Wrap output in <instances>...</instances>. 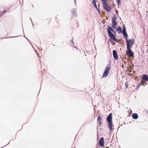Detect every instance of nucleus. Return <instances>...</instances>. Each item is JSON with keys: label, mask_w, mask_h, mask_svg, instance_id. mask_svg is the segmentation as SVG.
Returning a JSON list of instances; mask_svg holds the SVG:
<instances>
[{"label": "nucleus", "mask_w": 148, "mask_h": 148, "mask_svg": "<svg viewBox=\"0 0 148 148\" xmlns=\"http://www.w3.org/2000/svg\"><path fill=\"white\" fill-rule=\"evenodd\" d=\"M107 32L109 36L112 39L117 42H118L119 40L118 39L116 38L115 36L112 33H116V32L110 26H108V29L107 30Z\"/></svg>", "instance_id": "f257e3e1"}, {"label": "nucleus", "mask_w": 148, "mask_h": 148, "mask_svg": "<svg viewBox=\"0 0 148 148\" xmlns=\"http://www.w3.org/2000/svg\"><path fill=\"white\" fill-rule=\"evenodd\" d=\"M112 114L110 113L107 116L106 119L108 123V127L110 131H112L113 130L112 129Z\"/></svg>", "instance_id": "f03ea898"}, {"label": "nucleus", "mask_w": 148, "mask_h": 148, "mask_svg": "<svg viewBox=\"0 0 148 148\" xmlns=\"http://www.w3.org/2000/svg\"><path fill=\"white\" fill-rule=\"evenodd\" d=\"M101 1L102 3L103 8L107 12H110L111 10V8L108 6L106 0H101Z\"/></svg>", "instance_id": "7ed1b4c3"}, {"label": "nucleus", "mask_w": 148, "mask_h": 148, "mask_svg": "<svg viewBox=\"0 0 148 148\" xmlns=\"http://www.w3.org/2000/svg\"><path fill=\"white\" fill-rule=\"evenodd\" d=\"M111 69V68L110 67H107L106 68V69L104 71V72L103 73V75L102 76L103 77H107L108 74L109 73V72Z\"/></svg>", "instance_id": "20e7f679"}, {"label": "nucleus", "mask_w": 148, "mask_h": 148, "mask_svg": "<svg viewBox=\"0 0 148 148\" xmlns=\"http://www.w3.org/2000/svg\"><path fill=\"white\" fill-rule=\"evenodd\" d=\"M126 53L127 55L130 57H134V53L132 52V50L131 51H126Z\"/></svg>", "instance_id": "39448f33"}, {"label": "nucleus", "mask_w": 148, "mask_h": 148, "mask_svg": "<svg viewBox=\"0 0 148 148\" xmlns=\"http://www.w3.org/2000/svg\"><path fill=\"white\" fill-rule=\"evenodd\" d=\"M125 39L126 41L127 44L128 42L129 45H134V41L133 39H129L128 40L127 38H125Z\"/></svg>", "instance_id": "423d86ee"}, {"label": "nucleus", "mask_w": 148, "mask_h": 148, "mask_svg": "<svg viewBox=\"0 0 148 148\" xmlns=\"http://www.w3.org/2000/svg\"><path fill=\"white\" fill-rule=\"evenodd\" d=\"M104 140L103 138L101 137L99 141V144L100 145L101 147H102L104 145Z\"/></svg>", "instance_id": "0eeeda50"}, {"label": "nucleus", "mask_w": 148, "mask_h": 148, "mask_svg": "<svg viewBox=\"0 0 148 148\" xmlns=\"http://www.w3.org/2000/svg\"><path fill=\"white\" fill-rule=\"evenodd\" d=\"M113 55L114 58L115 60H117L118 59V56L117 53L116 51L115 50H114L113 51Z\"/></svg>", "instance_id": "6e6552de"}, {"label": "nucleus", "mask_w": 148, "mask_h": 148, "mask_svg": "<svg viewBox=\"0 0 148 148\" xmlns=\"http://www.w3.org/2000/svg\"><path fill=\"white\" fill-rule=\"evenodd\" d=\"M72 15L74 16L75 17H77V15L76 12V9L75 8H73L72 10Z\"/></svg>", "instance_id": "1a4fd4ad"}, {"label": "nucleus", "mask_w": 148, "mask_h": 148, "mask_svg": "<svg viewBox=\"0 0 148 148\" xmlns=\"http://www.w3.org/2000/svg\"><path fill=\"white\" fill-rule=\"evenodd\" d=\"M141 78L143 80H144L145 81H148V75L145 74H143Z\"/></svg>", "instance_id": "9d476101"}, {"label": "nucleus", "mask_w": 148, "mask_h": 148, "mask_svg": "<svg viewBox=\"0 0 148 148\" xmlns=\"http://www.w3.org/2000/svg\"><path fill=\"white\" fill-rule=\"evenodd\" d=\"M132 117L134 119H136L138 118V115L136 113H134L132 115Z\"/></svg>", "instance_id": "9b49d317"}, {"label": "nucleus", "mask_w": 148, "mask_h": 148, "mask_svg": "<svg viewBox=\"0 0 148 148\" xmlns=\"http://www.w3.org/2000/svg\"><path fill=\"white\" fill-rule=\"evenodd\" d=\"M117 30L119 34L121 33L122 32L121 28L120 26H118V28L117 29Z\"/></svg>", "instance_id": "f8f14e48"}, {"label": "nucleus", "mask_w": 148, "mask_h": 148, "mask_svg": "<svg viewBox=\"0 0 148 148\" xmlns=\"http://www.w3.org/2000/svg\"><path fill=\"white\" fill-rule=\"evenodd\" d=\"M116 24H117L116 22H112V27L113 29H115L116 28Z\"/></svg>", "instance_id": "ddd939ff"}, {"label": "nucleus", "mask_w": 148, "mask_h": 148, "mask_svg": "<svg viewBox=\"0 0 148 148\" xmlns=\"http://www.w3.org/2000/svg\"><path fill=\"white\" fill-rule=\"evenodd\" d=\"M116 18L115 16H114L112 18V22H116Z\"/></svg>", "instance_id": "4468645a"}, {"label": "nucleus", "mask_w": 148, "mask_h": 148, "mask_svg": "<svg viewBox=\"0 0 148 148\" xmlns=\"http://www.w3.org/2000/svg\"><path fill=\"white\" fill-rule=\"evenodd\" d=\"M92 4L95 7V8L96 9H97L98 8H97V5L96 3V2H92Z\"/></svg>", "instance_id": "2eb2a0df"}, {"label": "nucleus", "mask_w": 148, "mask_h": 148, "mask_svg": "<svg viewBox=\"0 0 148 148\" xmlns=\"http://www.w3.org/2000/svg\"><path fill=\"white\" fill-rule=\"evenodd\" d=\"M122 32V33L126 32V28L124 25H123V31Z\"/></svg>", "instance_id": "dca6fc26"}, {"label": "nucleus", "mask_w": 148, "mask_h": 148, "mask_svg": "<svg viewBox=\"0 0 148 148\" xmlns=\"http://www.w3.org/2000/svg\"><path fill=\"white\" fill-rule=\"evenodd\" d=\"M123 35L124 36L126 37V38H127L128 37V35L127 34L126 32H123Z\"/></svg>", "instance_id": "f3484780"}, {"label": "nucleus", "mask_w": 148, "mask_h": 148, "mask_svg": "<svg viewBox=\"0 0 148 148\" xmlns=\"http://www.w3.org/2000/svg\"><path fill=\"white\" fill-rule=\"evenodd\" d=\"M144 84V82H143L142 80H141L139 84H140V86L142 85H143Z\"/></svg>", "instance_id": "a211bd4d"}, {"label": "nucleus", "mask_w": 148, "mask_h": 148, "mask_svg": "<svg viewBox=\"0 0 148 148\" xmlns=\"http://www.w3.org/2000/svg\"><path fill=\"white\" fill-rule=\"evenodd\" d=\"M101 120V118L100 116H98L97 118L98 121H100Z\"/></svg>", "instance_id": "6ab92c4d"}, {"label": "nucleus", "mask_w": 148, "mask_h": 148, "mask_svg": "<svg viewBox=\"0 0 148 148\" xmlns=\"http://www.w3.org/2000/svg\"><path fill=\"white\" fill-rule=\"evenodd\" d=\"M117 1V5H119L121 3V1L120 0H116Z\"/></svg>", "instance_id": "aec40b11"}, {"label": "nucleus", "mask_w": 148, "mask_h": 148, "mask_svg": "<svg viewBox=\"0 0 148 148\" xmlns=\"http://www.w3.org/2000/svg\"><path fill=\"white\" fill-rule=\"evenodd\" d=\"M127 51H131L132 50L131 49V48L129 47L128 46V47L127 46Z\"/></svg>", "instance_id": "412c9836"}, {"label": "nucleus", "mask_w": 148, "mask_h": 148, "mask_svg": "<svg viewBox=\"0 0 148 148\" xmlns=\"http://www.w3.org/2000/svg\"><path fill=\"white\" fill-rule=\"evenodd\" d=\"M126 45L127 47H128V46L129 47H130V48H132V45H129L128 43L127 42V44H126Z\"/></svg>", "instance_id": "4be33fe9"}, {"label": "nucleus", "mask_w": 148, "mask_h": 148, "mask_svg": "<svg viewBox=\"0 0 148 148\" xmlns=\"http://www.w3.org/2000/svg\"><path fill=\"white\" fill-rule=\"evenodd\" d=\"M6 12V10H4L2 12L1 14V15H3V14L5 13Z\"/></svg>", "instance_id": "5701e85b"}, {"label": "nucleus", "mask_w": 148, "mask_h": 148, "mask_svg": "<svg viewBox=\"0 0 148 148\" xmlns=\"http://www.w3.org/2000/svg\"><path fill=\"white\" fill-rule=\"evenodd\" d=\"M140 84H138V86H137V89H136V90H138V89H139V87H140Z\"/></svg>", "instance_id": "b1692460"}, {"label": "nucleus", "mask_w": 148, "mask_h": 148, "mask_svg": "<svg viewBox=\"0 0 148 148\" xmlns=\"http://www.w3.org/2000/svg\"><path fill=\"white\" fill-rule=\"evenodd\" d=\"M73 38L72 37V40H70V41L73 43V45H74L73 41Z\"/></svg>", "instance_id": "393cba45"}, {"label": "nucleus", "mask_w": 148, "mask_h": 148, "mask_svg": "<svg viewBox=\"0 0 148 148\" xmlns=\"http://www.w3.org/2000/svg\"><path fill=\"white\" fill-rule=\"evenodd\" d=\"M97 10H98V12H99V14H100V9H99V8H98Z\"/></svg>", "instance_id": "a878e982"}, {"label": "nucleus", "mask_w": 148, "mask_h": 148, "mask_svg": "<svg viewBox=\"0 0 148 148\" xmlns=\"http://www.w3.org/2000/svg\"><path fill=\"white\" fill-rule=\"evenodd\" d=\"M125 86H126V88H127L128 87V86H127V83L126 84H125Z\"/></svg>", "instance_id": "bb28decb"}, {"label": "nucleus", "mask_w": 148, "mask_h": 148, "mask_svg": "<svg viewBox=\"0 0 148 148\" xmlns=\"http://www.w3.org/2000/svg\"><path fill=\"white\" fill-rule=\"evenodd\" d=\"M74 3H75V5H76V0H74Z\"/></svg>", "instance_id": "cd10ccee"}, {"label": "nucleus", "mask_w": 148, "mask_h": 148, "mask_svg": "<svg viewBox=\"0 0 148 148\" xmlns=\"http://www.w3.org/2000/svg\"><path fill=\"white\" fill-rule=\"evenodd\" d=\"M96 2V0H93L92 2Z\"/></svg>", "instance_id": "c85d7f7f"}, {"label": "nucleus", "mask_w": 148, "mask_h": 148, "mask_svg": "<svg viewBox=\"0 0 148 148\" xmlns=\"http://www.w3.org/2000/svg\"><path fill=\"white\" fill-rule=\"evenodd\" d=\"M1 12H2L0 11V14H1ZM2 15H1V14H0V16H1Z\"/></svg>", "instance_id": "c756f323"}, {"label": "nucleus", "mask_w": 148, "mask_h": 148, "mask_svg": "<svg viewBox=\"0 0 148 148\" xmlns=\"http://www.w3.org/2000/svg\"><path fill=\"white\" fill-rule=\"evenodd\" d=\"M105 148H109V147H106Z\"/></svg>", "instance_id": "7c9ffc66"}, {"label": "nucleus", "mask_w": 148, "mask_h": 148, "mask_svg": "<svg viewBox=\"0 0 148 148\" xmlns=\"http://www.w3.org/2000/svg\"><path fill=\"white\" fill-rule=\"evenodd\" d=\"M39 57V55H38V57Z\"/></svg>", "instance_id": "2f4dec72"}, {"label": "nucleus", "mask_w": 148, "mask_h": 148, "mask_svg": "<svg viewBox=\"0 0 148 148\" xmlns=\"http://www.w3.org/2000/svg\"><path fill=\"white\" fill-rule=\"evenodd\" d=\"M146 17H147V14H146Z\"/></svg>", "instance_id": "473e14b6"}, {"label": "nucleus", "mask_w": 148, "mask_h": 148, "mask_svg": "<svg viewBox=\"0 0 148 148\" xmlns=\"http://www.w3.org/2000/svg\"><path fill=\"white\" fill-rule=\"evenodd\" d=\"M98 7H99V4L98 5Z\"/></svg>", "instance_id": "72a5a7b5"}, {"label": "nucleus", "mask_w": 148, "mask_h": 148, "mask_svg": "<svg viewBox=\"0 0 148 148\" xmlns=\"http://www.w3.org/2000/svg\"><path fill=\"white\" fill-rule=\"evenodd\" d=\"M145 84V85H147V83H146Z\"/></svg>", "instance_id": "f704fd0d"}, {"label": "nucleus", "mask_w": 148, "mask_h": 148, "mask_svg": "<svg viewBox=\"0 0 148 148\" xmlns=\"http://www.w3.org/2000/svg\"><path fill=\"white\" fill-rule=\"evenodd\" d=\"M146 13H147V11H146Z\"/></svg>", "instance_id": "c9c22d12"}, {"label": "nucleus", "mask_w": 148, "mask_h": 148, "mask_svg": "<svg viewBox=\"0 0 148 148\" xmlns=\"http://www.w3.org/2000/svg\"><path fill=\"white\" fill-rule=\"evenodd\" d=\"M85 56H86V54H85Z\"/></svg>", "instance_id": "e433bc0d"}]
</instances>
